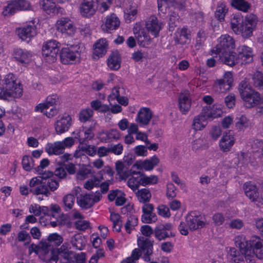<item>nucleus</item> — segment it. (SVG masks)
Here are the masks:
<instances>
[{"instance_id": "1", "label": "nucleus", "mask_w": 263, "mask_h": 263, "mask_svg": "<svg viewBox=\"0 0 263 263\" xmlns=\"http://www.w3.org/2000/svg\"><path fill=\"white\" fill-rule=\"evenodd\" d=\"M5 87H0V99L8 100L11 97H20L22 95L23 90L20 83H16L15 77L12 73L6 75L4 80Z\"/></svg>"}, {"instance_id": "2", "label": "nucleus", "mask_w": 263, "mask_h": 263, "mask_svg": "<svg viewBox=\"0 0 263 263\" xmlns=\"http://www.w3.org/2000/svg\"><path fill=\"white\" fill-rule=\"evenodd\" d=\"M238 91L243 101L244 105L247 108H251L256 106L261 98L259 93L252 89L247 80H244L239 83Z\"/></svg>"}, {"instance_id": "3", "label": "nucleus", "mask_w": 263, "mask_h": 263, "mask_svg": "<svg viewBox=\"0 0 263 263\" xmlns=\"http://www.w3.org/2000/svg\"><path fill=\"white\" fill-rule=\"evenodd\" d=\"M84 49V45L81 44L70 48H62L60 52L61 62L64 64H72L77 61L80 62L81 53Z\"/></svg>"}, {"instance_id": "4", "label": "nucleus", "mask_w": 263, "mask_h": 263, "mask_svg": "<svg viewBox=\"0 0 263 263\" xmlns=\"http://www.w3.org/2000/svg\"><path fill=\"white\" fill-rule=\"evenodd\" d=\"M53 176V173L48 171L47 174L44 173L42 176L34 177L30 181V192L34 195H44L48 197L51 194L46 185L45 179Z\"/></svg>"}, {"instance_id": "5", "label": "nucleus", "mask_w": 263, "mask_h": 263, "mask_svg": "<svg viewBox=\"0 0 263 263\" xmlns=\"http://www.w3.org/2000/svg\"><path fill=\"white\" fill-rule=\"evenodd\" d=\"M61 44L52 40L46 42L42 46V55L44 60L51 63L56 61Z\"/></svg>"}, {"instance_id": "6", "label": "nucleus", "mask_w": 263, "mask_h": 263, "mask_svg": "<svg viewBox=\"0 0 263 263\" xmlns=\"http://www.w3.org/2000/svg\"><path fill=\"white\" fill-rule=\"evenodd\" d=\"M56 29L61 33H65L67 31L70 32H77L88 33L91 31L90 27L87 25H79L74 27L68 18H61L57 22Z\"/></svg>"}, {"instance_id": "7", "label": "nucleus", "mask_w": 263, "mask_h": 263, "mask_svg": "<svg viewBox=\"0 0 263 263\" xmlns=\"http://www.w3.org/2000/svg\"><path fill=\"white\" fill-rule=\"evenodd\" d=\"M234 241L236 246L239 247L240 252L245 254L247 263H255V258L252 255L250 240L249 241L243 235L240 234L235 237Z\"/></svg>"}, {"instance_id": "8", "label": "nucleus", "mask_w": 263, "mask_h": 263, "mask_svg": "<svg viewBox=\"0 0 263 263\" xmlns=\"http://www.w3.org/2000/svg\"><path fill=\"white\" fill-rule=\"evenodd\" d=\"M218 44L215 47V49L212 50V55L215 54L216 58L220 53H224L226 51L233 50L235 47V41L232 37L228 34H224L221 35L218 39Z\"/></svg>"}, {"instance_id": "9", "label": "nucleus", "mask_w": 263, "mask_h": 263, "mask_svg": "<svg viewBox=\"0 0 263 263\" xmlns=\"http://www.w3.org/2000/svg\"><path fill=\"white\" fill-rule=\"evenodd\" d=\"M154 241L143 236H140L138 238L137 243L141 255L143 254V258L145 261H151L150 256L153 252V245Z\"/></svg>"}, {"instance_id": "10", "label": "nucleus", "mask_w": 263, "mask_h": 263, "mask_svg": "<svg viewBox=\"0 0 263 263\" xmlns=\"http://www.w3.org/2000/svg\"><path fill=\"white\" fill-rule=\"evenodd\" d=\"M30 6V3L26 0H12L4 8L2 13L5 16L12 15L17 11L28 10Z\"/></svg>"}, {"instance_id": "11", "label": "nucleus", "mask_w": 263, "mask_h": 263, "mask_svg": "<svg viewBox=\"0 0 263 263\" xmlns=\"http://www.w3.org/2000/svg\"><path fill=\"white\" fill-rule=\"evenodd\" d=\"M185 221L189 229L196 230L204 226V222L201 220V217L197 211H192L185 217Z\"/></svg>"}, {"instance_id": "12", "label": "nucleus", "mask_w": 263, "mask_h": 263, "mask_svg": "<svg viewBox=\"0 0 263 263\" xmlns=\"http://www.w3.org/2000/svg\"><path fill=\"white\" fill-rule=\"evenodd\" d=\"M243 189L246 195L253 202L259 206V203L262 201V198L261 196L256 185L251 183V182H246L243 185Z\"/></svg>"}, {"instance_id": "13", "label": "nucleus", "mask_w": 263, "mask_h": 263, "mask_svg": "<svg viewBox=\"0 0 263 263\" xmlns=\"http://www.w3.org/2000/svg\"><path fill=\"white\" fill-rule=\"evenodd\" d=\"M252 253L255 254L259 259L263 258V239L260 237L253 236L250 239Z\"/></svg>"}, {"instance_id": "14", "label": "nucleus", "mask_w": 263, "mask_h": 263, "mask_svg": "<svg viewBox=\"0 0 263 263\" xmlns=\"http://www.w3.org/2000/svg\"><path fill=\"white\" fill-rule=\"evenodd\" d=\"M95 0H82L80 6L81 14L86 17H90L95 14L96 7Z\"/></svg>"}, {"instance_id": "15", "label": "nucleus", "mask_w": 263, "mask_h": 263, "mask_svg": "<svg viewBox=\"0 0 263 263\" xmlns=\"http://www.w3.org/2000/svg\"><path fill=\"white\" fill-rule=\"evenodd\" d=\"M238 57L240 64H246L253 61V53L251 48L242 46L238 48Z\"/></svg>"}, {"instance_id": "16", "label": "nucleus", "mask_w": 263, "mask_h": 263, "mask_svg": "<svg viewBox=\"0 0 263 263\" xmlns=\"http://www.w3.org/2000/svg\"><path fill=\"white\" fill-rule=\"evenodd\" d=\"M107 47L106 39H101L98 40L93 45V59L97 60L104 56L106 53Z\"/></svg>"}, {"instance_id": "17", "label": "nucleus", "mask_w": 263, "mask_h": 263, "mask_svg": "<svg viewBox=\"0 0 263 263\" xmlns=\"http://www.w3.org/2000/svg\"><path fill=\"white\" fill-rule=\"evenodd\" d=\"M233 82V79L230 73H226L222 79L218 80L215 84L216 91L219 93L225 92L230 89Z\"/></svg>"}, {"instance_id": "18", "label": "nucleus", "mask_w": 263, "mask_h": 263, "mask_svg": "<svg viewBox=\"0 0 263 263\" xmlns=\"http://www.w3.org/2000/svg\"><path fill=\"white\" fill-rule=\"evenodd\" d=\"M159 163V159L156 156H154L149 159L137 161L133 165V167H136L138 170L144 169L145 171H151Z\"/></svg>"}, {"instance_id": "19", "label": "nucleus", "mask_w": 263, "mask_h": 263, "mask_svg": "<svg viewBox=\"0 0 263 263\" xmlns=\"http://www.w3.org/2000/svg\"><path fill=\"white\" fill-rule=\"evenodd\" d=\"M153 113L150 108L148 107L141 108L137 114L136 121L142 126H145L149 124Z\"/></svg>"}, {"instance_id": "20", "label": "nucleus", "mask_w": 263, "mask_h": 263, "mask_svg": "<svg viewBox=\"0 0 263 263\" xmlns=\"http://www.w3.org/2000/svg\"><path fill=\"white\" fill-rule=\"evenodd\" d=\"M107 66L111 70H117L121 67V57L118 50L112 51L107 60Z\"/></svg>"}, {"instance_id": "21", "label": "nucleus", "mask_w": 263, "mask_h": 263, "mask_svg": "<svg viewBox=\"0 0 263 263\" xmlns=\"http://www.w3.org/2000/svg\"><path fill=\"white\" fill-rule=\"evenodd\" d=\"M219 58L223 63L230 66H233L236 64H240L237 54L232 50L220 53Z\"/></svg>"}, {"instance_id": "22", "label": "nucleus", "mask_w": 263, "mask_h": 263, "mask_svg": "<svg viewBox=\"0 0 263 263\" xmlns=\"http://www.w3.org/2000/svg\"><path fill=\"white\" fill-rule=\"evenodd\" d=\"M71 119L66 115L58 120L54 124L55 129L58 134H61L67 131L71 125Z\"/></svg>"}, {"instance_id": "23", "label": "nucleus", "mask_w": 263, "mask_h": 263, "mask_svg": "<svg viewBox=\"0 0 263 263\" xmlns=\"http://www.w3.org/2000/svg\"><path fill=\"white\" fill-rule=\"evenodd\" d=\"M178 102L180 111L183 114H186L189 111L191 106L190 93L187 91L180 93Z\"/></svg>"}, {"instance_id": "24", "label": "nucleus", "mask_w": 263, "mask_h": 263, "mask_svg": "<svg viewBox=\"0 0 263 263\" xmlns=\"http://www.w3.org/2000/svg\"><path fill=\"white\" fill-rule=\"evenodd\" d=\"M162 24L154 15H152L145 21V28L148 32L159 33L162 27Z\"/></svg>"}, {"instance_id": "25", "label": "nucleus", "mask_w": 263, "mask_h": 263, "mask_svg": "<svg viewBox=\"0 0 263 263\" xmlns=\"http://www.w3.org/2000/svg\"><path fill=\"white\" fill-rule=\"evenodd\" d=\"M59 103V99L55 94L49 96L47 97L46 102L40 103L35 107L36 111L43 112L46 109H49Z\"/></svg>"}, {"instance_id": "26", "label": "nucleus", "mask_w": 263, "mask_h": 263, "mask_svg": "<svg viewBox=\"0 0 263 263\" xmlns=\"http://www.w3.org/2000/svg\"><path fill=\"white\" fill-rule=\"evenodd\" d=\"M78 204L83 209H88L94 204V200L92 199V195L81 194L77 197Z\"/></svg>"}, {"instance_id": "27", "label": "nucleus", "mask_w": 263, "mask_h": 263, "mask_svg": "<svg viewBox=\"0 0 263 263\" xmlns=\"http://www.w3.org/2000/svg\"><path fill=\"white\" fill-rule=\"evenodd\" d=\"M245 254L235 248H230L228 251L227 258L230 263H244Z\"/></svg>"}, {"instance_id": "28", "label": "nucleus", "mask_w": 263, "mask_h": 263, "mask_svg": "<svg viewBox=\"0 0 263 263\" xmlns=\"http://www.w3.org/2000/svg\"><path fill=\"white\" fill-rule=\"evenodd\" d=\"M234 143V138L230 134V132H229L228 133L224 134L221 139L220 140V148L223 152H229L230 151Z\"/></svg>"}, {"instance_id": "29", "label": "nucleus", "mask_w": 263, "mask_h": 263, "mask_svg": "<svg viewBox=\"0 0 263 263\" xmlns=\"http://www.w3.org/2000/svg\"><path fill=\"white\" fill-rule=\"evenodd\" d=\"M120 22L119 19L114 13L106 17V21L102 29L104 31L114 30L118 28L120 26Z\"/></svg>"}, {"instance_id": "30", "label": "nucleus", "mask_w": 263, "mask_h": 263, "mask_svg": "<svg viewBox=\"0 0 263 263\" xmlns=\"http://www.w3.org/2000/svg\"><path fill=\"white\" fill-rule=\"evenodd\" d=\"M209 119L206 113L202 109V112L195 117L193 122V128L196 130H200L203 129L207 124L206 120Z\"/></svg>"}, {"instance_id": "31", "label": "nucleus", "mask_w": 263, "mask_h": 263, "mask_svg": "<svg viewBox=\"0 0 263 263\" xmlns=\"http://www.w3.org/2000/svg\"><path fill=\"white\" fill-rule=\"evenodd\" d=\"M228 10L229 8L225 3L219 2L214 13L215 18L220 21L221 23H223L225 20L226 15L228 13Z\"/></svg>"}, {"instance_id": "32", "label": "nucleus", "mask_w": 263, "mask_h": 263, "mask_svg": "<svg viewBox=\"0 0 263 263\" xmlns=\"http://www.w3.org/2000/svg\"><path fill=\"white\" fill-rule=\"evenodd\" d=\"M14 58L21 63H28L32 57L31 53L26 50L16 49L14 50Z\"/></svg>"}, {"instance_id": "33", "label": "nucleus", "mask_w": 263, "mask_h": 263, "mask_svg": "<svg viewBox=\"0 0 263 263\" xmlns=\"http://www.w3.org/2000/svg\"><path fill=\"white\" fill-rule=\"evenodd\" d=\"M116 170L117 175L121 180H126L132 174H136L135 172L132 173L121 161H118L116 163Z\"/></svg>"}, {"instance_id": "34", "label": "nucleus", "mask_w": 263, "mask_h": 263, "mask_svg": "<svg viewBox=\"0 0 263 263\" xmlns=\"http://www.w3.org/2000/svg\"><path fill=\"white\" fill-rule=\"evenodd\" d=\"M79 149L77 150L74 154L76 158L80 157L84 155V153L89 156L93 157L97 154V148L95 145H88L86 146H79Z\"/></svg>"}, {"instance_id": "35", "label": "nucleus", "mask_w": 263, "mask_h": 263, "mask_svg": "<svg viewBox=\"0 0 263 263\" xmlns=\"http://www.w3.org/2000/svg\"><path fill=\"white\" fill-rule=\"evenodd\" d=\"M40 4L42 9L48 14L58 12V7L53 0H41Z\"/></svg>"}, {"instance_id": "36", "label": "nucleus", "mask_w": 263, "mask_h": 263, "mask_svg": "<svg viewBox=\"0 0 263 263\" xmlns=\"http://www.w3.org/2000/svg\"><path fill=\"white\" fill-rule=\"evenodd\" d=\"M64 149L61 141L56 142L53 144H48L46 147V151L49 155H59L63 153Z\"/></svg>"}, {"instance_id": "37", "label": "nucleus", "mask_w": 263, "mask_h": 263, "mask_svg": "<svg viewBox=\"0 0 263 263\" xmlns=\"http://www.w3.org/2000/svg\"><path fill=\"white\" fill-rule=\"evenodd\" d=\"M136 194L138 200L143 203L149 202L152 197L150 191L145 188L138 190Z\"/></svg>"}, {"instance_id": "38", "label": "nucleus", "mask_w": 263, "mask_h": 263, "mask_svg": "<svg viewBox=\"0 0 263 263\" xmlns=\"http://www.w3.org/2000/svg\"><path fill=\"white\" fill-rule=\"evenodd\" d=\"M154 234L155 237L159 241L165 239L166 238L169 237L175 236V234L172 232H167L165 230L160 228V227L158 226L154 229Z\"/></svg>"}, {"instance_id": "39", "label": "nucleus", "mask_w": 263, "mask_h": 263, "mask_svg": "<svg viewBox=\"0 0 263 263\" xmlns=\"http://www.w3.org/2000/svg\"><path fill=\"white\" fill-rule=\"evenodd\" d=\"M242 17L239 15H234L231 20V27L234 32L243 30Z\"/></svg>"}, {"instance_id": "40", "label": "nucleus", "mask_w": 263, "mask_h": 263, "mask_svg": "<svg viewBox=\"0 0 263 263\" xmlns=\"http://www.w3.org/2000/svg\"><path fill=\"white\" fill-rule=\"evenodd\" d=\"M136 174H140V181H141V185L146 186L149 184H156L158 182V177L155 175H151L147 176L144 174H141L140 172L136 173Z\"/></svg>"}, {"instance_id": "41", "label": "nucleus", "mask_w": 263, "mask_h": 263, "mask_svg": "<svg viewBox=\"0 0 263 263\" xmlns=\"http://www.w3.org/2000/svg\"><path fill=\"white\" fill-rule=\"evenodd\" d=\"M71 243L72 246L79 250H83L85 246V240L80 234H76L71 239Z\"/></svg>"}, {"instance_id": "42", "label": "nucleus", "mask_w": 263, "mask_h": 263, "mask_svg": "<svg viewBox=\"0 0 263 263\" xmlns=\"http://www.w3.org/2000/svg\"><path fill=\"white\" fill-rule=\"evenodd\" d=\"M17 33H32L38 31L37 25L34 22H30L29 24L24 25L21 27H17L15 30Z\"/></svg>"}, {"instance_id": "43", "label": "nucleus", "mask_w": 263, "mask_h": 263, "mask_svg": "<svg viewBox=\"0 0 263 263\" xmlns=\"http://www.w3.org/2000/svg\"><path fill=\"white\" fill-rule=\"evenodd\" d=\"M231 5L237 9L243 12H247L250 5L246 0H231Z\"/></svg>"}, {"instance_id": "44", "label": "nucleus", "mask_w": 263, "mask_h": 263, "mask_svg": "<svg viewBox=\"0 0 263 263\" xmlns=\"http://www.w3.org/2000/svg\"><path fill=\"white\" fill-rule=\"evenodd\" d=\"M204 111L206 113V116L209 119H214L220 117L222 114V111L220 108H217L213 106L212 108H209L208 107H204Z\"/></svg>"}, {"instance_id": "45", "label": "nucleus", "mask_w": 263, "mask_h": 263, "mask_svg": "<svg viewBox=\"0 0 263 263\" xmlns=\"http://www.w3.org/2000/svg\"><path fill=\"white\" fill-rule=\"evenodd\" d=\"M141 256V253L139 249H135L132 252L130 256L123 259L121 263H136Z\"/></svg>"}, {"instance_id": "46", "label": "nucleus", "mask_w": 263, "mask_h": 263, "mask_svg": "<svg viewBox=\"0 0 263 263\" xmlns=\"http://www.w3.org/2000/svg\"><path fill=\"white\" fill-rule=\"evenodd\" d=\"M175 0H158V7L159 12L163 14L167 12V9L172 6Z\"/></svg>"}, {"instance_id": "47", "label": "nucleus", "mask_w": 263, "mask_h": 263, "mask_svg": "<svg viewBox=\"0 0 263 263\" xmlns=\"http://www.w3.org/2000/svg\"><path fill=\"white\" fill-rule=\"evenodd\" d=\"M22 163L23 168L26 171H30L34 166L33 158L28 156L23 157Z\"/></svg>"}, {"instance_id": "48", "label": "nucleus", "mask_w": 263, "mask_h": 263, "mask_svg": "<svg viewBox=\"0 0 263 263\" xmlns=\"http://www.w3.org/2000/svg\"><path fill=\"white\" fill-rule=\"evenodd\" d=\"M138 224V218L134 215L129 216L125 224L126 232L130 234L133 228Z\"/></svg>"}, {"instance_id": "49", "label": "nucleus", "mask_w": 263, "mask_h": 263, "mask_svg": "<svg viewBox=\"0 0 263 263\" xmlns=\"http://www.w3.org/2000/svg\"><path fill=\"white\" fill-rule=\"evenodd\" d=\"M74 196L72 194H69L65 196L63 198V202L65 205V210H70L74 204Z\"/></svg>"}, {"instance_id": "50", "label": "nucleus", "mask_w": 263, "mask_h": 263, "mask_svg": "<svg viewBox=\"0 0 263 263\" xmlns=\"http://www.w3.org/2000/svg\"><path fill=\"white\" fill-rule=\"evenodd\" d=\"M235 126L239 130H242L244 128L247 127L249 125V120L243 115L239 117H237Z\"/></svg>"}, {"instance_id": "51", "label": "nucleus", "mask_w": 263, "mask_h": 263, "mask_svg": "<svg viewBox=\"0 0 263 263\" xmlns=\"http://www.w3.org/2000/svg\"><path fill=\"white\" fill-rule=\"evenodd\" d=\"M252 81L255 87L259 88L263 87V74L259 71H256L252 76Z\"/></svg>"}, {"instance_id": "52", "label": "nucleus", "mask_w": 263, "mask_h": 263, "mask_svg": "<svg viewBox=\"0 0 263 263\" xmlns=\"http://www.w3.org/2000/svg\"><path fill=\"white\" fill-rule=\"evenodd\" d=\"M103 133L106 135V138L104 139L105 142L111 139H118L120 137L119 132L116 129H111L105 132L103 131Z\"/></svg>"}, {"instance_id": "53", "label": "nucleus", "mask_w": 263, "mask_h": 263, "mask_svg": "<svg viewBox=\"0 0 263 263\" xmlns=\"http://www.w3.org/2000/svg\"><path fill=\"white\" fill-rule=\"evenodd\" d=\"M151 37L149 34H139L137 40L139 45L145 47L151 43Z\"/></svg>"}, {"instance_id": "54", "label": "nucleus", "mask_w": 263, "mask_h": 263, "mask_svg": "<svg viewBox=\"0 0 263 263\" xmlns=\"http://www.w3.org/2000/svg\"><path fill=\"white\" fill-rule=\"evenodd\" d=\"M127 184L128 187H130L133 191H136L141 185V181H140V176L138 177H132L128 179Z\"/></svg>"}, {"instance_id": "55", "label": "nucleus", "mask_w": 263, "mask_h": 263, "mask_svg": "<svg viewBox=\"0 0 263 263\" xmlns=\"http://www.w3.org/2000/svg\"><path fill=\"white\" fill-rule=\"evenodd\" d=\"M137 13V11L135 8H126L124 11V18L126 22L129 23L133 20Z\"/></svg>"}, {"instance_id": "56", "label": "nucleus", "mask_w": 263, "mask_h": 263, "mask_svg": "<svg viewBox=\"0 0 263 263\" xmlns=\"http://www.w3.org/2000/svg\"><path fill=\"white\" fill-rule=\"evenodd\" d=\"M111 1L112 0H96V2L98 5L99 10L101 13H103L107 10L111 4Z\"/></svg>"}, {"instance_id": "57", "label": "nucleus", "mask_w": 263, "mask_h": 263, "mask_svg": "<svg viewBox=\"0 0 263 263\" xmlns=\"http://www.w3.org/2000/svg\"><path fill=\"white\" fill-rule=\"evenodd\" d=\"M94 128L93 126H90L84 131L85 137L79 140L80 144H83L86 140H91L94 137L95 134L93 132Z\"/></svg>"}, {"instance_id": "58", "label": "nucleus", "mask_w": 263, "mask_h": 263, "mask_svg": "<svg viewBox=\"0 0 263 263\" xmlns=\"http://www.w3.org/2000/svg\"><path fill=\"white\" fill-rule=\"evenodd\" d=\"M44 180L46 182L47 187L48 189H49L50 191L51 192L55 191L59 186V183L58 181L53 179L50 178V177L46 178Z\"/></svg>"}, {"instance_id": "59", "label": "nucleus", "mask_w": 263, "mask_h": 263, "mask_svg": "<svg viewBox=\"0 0 263 263\" xmlns=\"http://www.w3.org/2000/svg\"><path fill=\"white\" fill-rule=\"evenodd\" d=\"M147 54L141 50H137L132 53V59L136 62H142L144 59H146Z\"/></svg>"}, {"instance_id": "60", "label": "nucleus", "mask_w": 263, "mask_h": 263, "mask_svg": "<svg viewBox=\"0 0 263 263\" xmlns=\"http://www.w3.org/2000/svg\"><path fill=\"white\" fill-rule=\"evenodd\" d=\"M54 174L60 179H63L66 176L67 173L63 163H59V166L54 171Z\"/></svg>"}, {"instance_id": "61", "label": "nucleus", "mask_w": 263, "mask_h": 263, "mask_svg": "<svg viewBox=\"0 0 263 263\" xmlns=\"http://www.w3.org/2000/svg\"><path fill=\"white\" fill-rule=\"evenodd\" d=\"M93 111L92 109L88 108L83 110L80 114V120L82 122H86L92 116Z\"/></svg>"}, {"instance_id": "62", "label": "nucleus", "mask_w": 263, "mask_h": 263, "mask_svg": "<svg viewBox=\"0 0 263 263\" xmlns=\"http://www.w3.org/2000/svg\"><path fill=\"white\" fill-rule=\"evenodd\" d=\"M48 240L50 242H53L56 245L59 246L63 242V238L57 233H53L49 235Z\"/></svg>"}, {"instance_id": "63", "label": "nucleus", "mask_w": 263, "mask_h": 263, "mask_svg": "<svg viewBox=\"0 0 263 263\" xmlns=\"http://www.w3.org/2000/svg\"><path fill=\"white\" fill-rule=\"evenodd\" d=\"M109 147L110 153H114L116 155L121 154L123 150V146L121 143H118V144H110Z\"/></svg>"}, {"instance_id": "64", "label": "nucleus", "mask_w": 263, "mask_h": 263, "mask_svg": "<svg viewBox=\"0 0 263 263\" xmlns=\"http://www.w3.org/2000/svg\"><path fill=\"white\" fill-rule=\"evenodd\" d=\"M224 102L228 108H233L235 103V95L233 93H230L225 98Z\"/></svg>"}]
</instances>
